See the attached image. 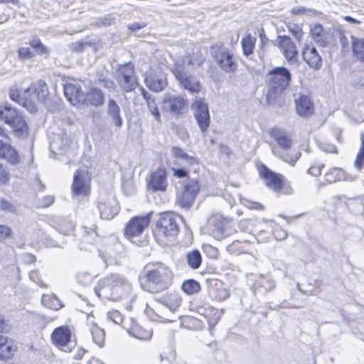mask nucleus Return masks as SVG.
<instances>
[{
  "instance_id": "30",
  "label": "nucleus",
  "mask_w": 364,
  "mask_h": 364,
  "mask_svg": "<svg viewBox=\"0 0 364 364\" xmlns=\"http://www.w3.org/2000/svg\"><path fill=\"white\" fill-rule=\"evenodd\" d=\"M104 101V94L102 90L98 88L91 89L87 93L86 96L84 95V102L95 107L102 105Z\"/></svg>"
},
{
  "instance_id": "54",
  "label": "nucleus",
  "mask_w": 364,
  "mask_h": 364,
  "mask_svg": "<svg viewBox=\"0 0 364 364\" xmlns=\"http://www.w3.org/2000/svg\"><path fill=\"white\" fill-rule=\"evenodd\" d=\"M114 21H115L114 18H112L110 16H105V17L100 18L97 22V26H109L114 24Z\"/></svg>"
},
{
  "instance_id": "11",
  "label": "nucleus",
  "mask_w": 364,
  "mask_h": 364,
  "mask_svg": "<svg viewBox=\"0 0 364 364\" xmlns=\"http://www.w3.org/2000/svg\"><path fill=\"white\" fill-rule=\"evenodd\" d=\"M100 218L105 220L112 219L119 212V207L117 200L105 193L101 194L97 202Z\"/></svg>"
},
{
  "instance_id": "28",
  "label": "nucleus",
  "mask_w": 364,
  "mask_h": 364,
  "mask_svg": "<svg viewBox=\"0 0 364 364\" xmlns=\"http://www.w3.org/2000/svg\"><path fill=\"white\" fill-rule=\"evenodd\" d=\"M208 294L212 299L218 301H223L230 296L228 290L223 287L220 282L217 281L215 282L214 284L210 285Z\"/></svg>"
},
{
  "instance_id": "33",
  "label": "nucleus",
  "mask_w": 364,
  "mask_h": 364,
  "mask_svg": "<svg viewBox=\"0 0 364 364\" xmlns=\"http://www.w3.org/2000/svg\"><path fill=\"white\" fill-rule=\"evenodd\" d=\"M256 43V38L247 33L241 40L243 54L248 57L253 53Z\"/></svg>"
},
{
  "instance_id": "17",
  "label": "nucleus",
  "mask_w": 364,
  "mask_h": 364,
  "mask_svg": "<svg viewBox=\"0 0 364 364\" xmlns=\"http://www.w3.org/2000/svg\"><path fill=\"white\" fill-rule=\"evenodd\" d=\"M279 45L284 58L289 63H294L297 56L298 51L294 43L287 36H279Z\"/></svg>"
},
{
  "instance_id": "57",
  "label": "nucleus",
  "mask_w": 364,
  "mask_h": 364,
  "mask_svg": "<svg viewBox=\"0 0 364 364\" xmlns=\"http://www.w3.org/2000/svg\"><path fill=\"white\" fill-rule=\"evenodd\" d=\"M29 277L31 280L35 282L39 286H41V287L45 286V284H43V282L41 281V279L39 277V274H38V271L33 270V271L30 272Z\"/></svg>"
},
{
  "instance_id": "63",
  "label": "nucleus",
  "mask_w": 364,
  "mask_h": 364,
  "mask_svg": "<svg viewBox=\"0 0 364 364\" xmlns=\"http://www.w3.org/2000/svg\"><path fill=\"white\" fill-rule=\"evenodd\" d=\"M173 175L178 178H182L188 176V172L183 168H173Z\"/></svg>"
},
{
  "instance_id": "1",
  "label": "nucleus",
  "mask_w": 364,
  "mask_h": 364,
  "mask_svg": "<svg viewBox=\"0 0 364 364\" xmlns=\"http://www.w3.org/2000/svg\"><path fill=\"white\" fill-rule=\"evenodd\" d=\"M48 89L43 80H38L24 90L23 93L17 90H11L10 99L24 107L29 112L35 113L38 108L34 102L36 100L39 102H44L48 95Z\"/></svg>"
},
{
  "instance_id": "3",
  "label": "nucleus",
  "mask_w": 364,
  "mask_h": 364,
  "mask_svg": "<svg viewBox=\"0 0 364 364\" xmlns=\"http://www.w3.org/2000/svg\"><path fill=\"white\" fill-rule=\"evenodd\" d=\"M127 282L119 274H110L101 279L95 288L98 297L108 300H119L129 289Z\"/></svg>"
},
{
  "instance_id": "40",
  "label": "nucleus",
  "mask_w": 364,
  "mask_h": 364,
  "mask_svg": "<svg viewBox=\"0 0 364 364\" xmlns=\"http://www.w3.org/2000/svg\"><path fill=\"white\" fill-rule=\"evenodd\" d=\"M211 234L215 239L221 240L229 235V231L222 223L218 222L214 225L211 230Z\"/></svg>"
},
{
  "instance_id": "7",
  "label": "nucleus",
  "mask_w": 364,
  "mask_h": 364,
  "mask_svg": "<svg viewBox=\"0 0 364 364\" xmlns=\"http://www.w3.org/2000/svg\"><path fill=\"white\" fill-rule=\"evenodd\" d=\"M116 73L117 83L122 91L131 92L138 86L134 66L132 63L119 65Z\"/></svg>"
},
{
  "instance_id": "26",
  "label": "nucleus",
  "mask_w": 364,
  "mask_h": 364,
  "mask_svg": "<svg viewBox=\"0 0 364 364\" xmlns=\"http://www.w3.org/2000/svg\"><path fill=\"white\" fill-rule=\"evenodd\" d=\"M269 134L282 149L287 150L291 148L292 140L284 129L273 128Z\"/></svg>"
},
{
  "instance_id": "53",
  "label": "nucleus",
  "mask_w": 364,
  "mask_h": 364,
  "mask_svg": "<svg viewBox=\"0 0 364 364\" xmlns=\"http://www.w3.org/2000/svg\"><path fill=\"white\" fill-rule=\"evenodd\" d=\"M307 12H309L311 14H316V11L311 9H306L304 6H297L294 7L291 9V13L294 15H302Z\"/></svg>"
},
{
  "instance_id": "21",
  "label": "nucleus",
  "mask_w": 364,
  "mask_h": 364,
  "mask_svg": "<svg viewBox=\"0 0 364 364\" xmlns=\"http://www.w3.org/2000/svg\"><path fill=\"white\" fill-rule=\"evenodd\" d=\"M295 107L296 113L303 117H310L314 112V104L307 95H302L295 99Z\"/></svg>"
},
{
  "instance_id": "42",
  "label": "nucleus",
  "mask_w": 364,
  "mask_h": 364,
  "mask_svg": "<svg viewBox=\"0 0 364 364\" xmlns=\"http://www.w3.org/2000/svg\"><path fill=\"white\" fill-rule=\"evenodd\" d=\"M55 229L63 235H69L74 230V224L72 221L63 218L57 223Z\"/></svg>"
},
{
  "instance_id": "16",
  "label": "nucleus",
  "mask_w": 364,
  "mask_h": 364,
  "mask_svg": "<svg viewBox=\"0 0 364 364\" xmlns=\"http://www.w3.org/2000/svg\"><path fill=\"white\" fill-rule=\"evenodd\" d=\"M260 176L264 180L267 187L275 192L279 191L283 187L282 175L276 173L263 166L259 171Z\"/></svg>"
},
{
  "instance_id": "32",
  "label": "nucleus",
  "mask_w": 364,
  "mask_h": 364,
  "mask_svg": "<svg viewBox=\"0 0 364 364\" xmlns=\"http://www.w3.org/2000/svg\"><path fill=\"white\" fill-rule=\"evenodd\" d=\"M188 266L192 269H197L202 263V255L198 250H193L186 253Z\"/></svg>"
},
{
  "instance_id": "64",
  "label": "nucleus",
  "mask_w": 364,
  "mask_h": 364,
  "mask_svg": "<svg viewBox=\"0 0 364 364\" xmlns=\"http://www.w3.org/2000/svg\"><path fill=\"white\" fill-rule=\"evenodd\" d=\"M322 149L326 153H337V149L333 144H325L322 146Z\"/></svg>"
},
{
  "instance_id": "51",
  "label": "nucleus",
  "mask_w": 364,
  "mask_h": 364,
  "mask_svg": "<svg viewBox=\"0 0 364 364\" xmlns=\"http://www.w3.org/2000/svg\"><path fill=\"white\" fill-rule=\"evenodd\" d=\"M10 177L8 171L0 164V185H6L9 182Z\"/></svg>"
},
{
  "instance_id": "58",
  "label": "nucleus",
  "mask_w": 364,
  "mask_h": 364,
  "mask_svg": "<svg viewBox=\"0 0 364 364\" xmlns=\"http://www.w3.org/2000/svg\"><path fill=\"white\" fill-rule=\"evenodd\" d=\"M300 156H301V153L298 152L295 157L291 156L289 154H285V155L281 156V158L282 160L289 163V164L294 165V164L299 159Z\"/></svg>"
},
{
  "instance_id": "61",
  "label": "nucleus",
  "mask_w": 364,
  "mask_h": 364,
  "mask_svg": "<svg viewBox=\"0 0 364 364\" xmlns=\"http://www.w3.org/2000/svg\"><path fill=\"white\" fill-rule=\"evenodd\" d=\"M23 260L26 264H31L36 262V257L31 253H24L22 255Z\"/></svg>"
},
{
  "instance_id": "49",
  "label": "nucleus",
  "mask_w": 364,
  "mask_h": 364,
  "mask_svg": "<svg viewBox=\"0 0 364 364\" xmlns=\"http://www.w3.org/2000/svg\"><path fill=\"white\" fill-rule=\"evenodd\" d=\"M289 31L298 41L301 40L304 32L299 26L294 24L291 26H289Z\"/></svg>"
},
{
  "instance_id": "15",
  "label": "nucleus",
  "mask_w": 364,
  "mask_h": 364,
  "mask_svg": "<svg viewBox=\"0 0 364 364\" xmlns=\"http://www.w3.org/2000/svg\"><path fill=\"white\" fill-rule=\"evenodd\" d=\"M90 186L84 171L77 170L74 174L72 191L74 196H85L89 194Z\"/></svg>"
},
{
  "instance_id": "56",
  "label": "nucleus",
  "mask_w": 364,
  "mask_h": 364,
  "mask_svg": "<svg viewBox=\"0 0 364 364\" xmlns=\"http://www.w3.org/2000/svg\"><path fill=\"white\" fill-rule=\"evenodd\" d=\"M10 330V324L1 315H0V333H8Z\"/></svg>"
},
{
  "instance_id": "18",
  "label": "nucleus",
  "mask_w": 364,
  "mask_h": 364,
  "mask_svg": "<svg viewBox=\"0 0 364 364\" xmlns=\"http://www.w3.org/2000/svg\"><path fill=\"white\" fill-rule=\"evenodd\" d=\"M167 187L166 173L164 169L159 168L154 172L148 181V188L154 192L164 191Z\"/></svg>"
},
{
  "instance_id": "20",
  "label": "nucleus",
  "mask_w": 364,
  "mask_h": 364,
  "mask_svg": "<svg viewBox=\"0 0 364 364\" xmlns=\"http://www.w3.org/2000/svg\"><path fill=\"white\" fill-rule=\"evenodd\" d=\"M71 330L65 326H61L54 329L51 333V341L58 347L67 346L71 339Z\"/></svg>"
},
{
  "instance_id": "14",
  "label": "nucleus",
  "mask_w": 364,
  "mask_h": 364,
  "mask_svg": "<svg viewBox=\"0 0 364 364\" xmlns=\"http://www.w3.org/2000/svg\"><path fill=\"white\" fill-rule=\"evenodd\" d=\"M152 212L142 215L133 217L127 224L125 235L127 237H136L141 235L150 223V215Z\"/></svg>"
},
{
  "instance_id": "24",
  "label": "nucleus",
  "mask_w": 364,
  "mask_h": 364,
  "mask_svg": "<svg viewBox=\"0 0 364 364\" xmlns=\"http://www.w3.org/2000/svg\"><path fill=\"white\" fill-rule=\"evenodd\" d=\"M107 114L111 119L116 129H120L123 125L121 117V109L114 100L110 98L107 102Z\"/></svg>"
},
{
  "instance_id": "25",
  "label": "nucleus",
  "mask_w": 364,
  "mask_h": 364,
  "mask_svg": "<svg viewBox=\"0 0 364 364\" xmlns=\"http://www.w3.org/2000/svg\"><path fill=\"white\" fill-rule=\"evenodd\" d=\"M310 35L313 41L319 46L326 47L328 43V33L323 30L321 24L313 23L310 26Z\"/></svg>"
},
{
  "instance_id": "44",
  "label": "nucleus",
  "mask_w": 364,
  "mask_h": 364,
  "mask_svg": "<svg viewBox=\"0 0 364 364\" xmlns=\"http://www.w3.org/2000/svg\"><path fill=\"white\" fill-rule=\"evenodd\" d=\"M28 43L39 55H48L49 49L42 43L38 38L33 37L29 40Z\"/></svg>"
},
{
  "instance_id": "52",
  "label": "nucleus",
  "mask_w": 364,
  "mask_h": 364,
  "mask_svg": "<svg viewBox=\"0 0 364 364\" xmlns=\"http://www.w3.org/2000/svg\"><path fill=\"white\" fill-rule=\"evenodd\" d=\"M155 300L157 302L161 303L163 305H164L165 306H166L167 308H168L171 311H174L176 309V308H178L179 306L178 300H176L173 305L168 306L167 299L164 296L156 297Z\"/></svg>"
},
{
  "instance_id": "38",
  "label": "nucleus",
  "mask_w": 364,
  "mask_h": 364,
  "mask_svg": "<svg viewBox=\"0 0 364 364\" xmlns=\"http://www.w3.org/2000/svg\"><path fill=\"white\" fill-rule=\"evenodd\" d=\"M93 342L100 347L103 346L105 338V333L102 328L93 323L90 328Z\"/></svg>"
},
{
  "instance_id": "13",
  "label": "nucleus",
  "mask_w": 364,
  "mask_h": 364,
  "mask_svg": "<svg viewBox=\"0 0 364 364\" xmlns=\"http://www.w3.org/2000/svg\"><path fill=\"white\" fill-rule=\"evenodd\" d=\"M200 190L198 182L191 180L183 187L182 192L178 196L176 203L183 208H189L195 201L196 197Z\"/></svg>"
},
{
  "instance_id": "12",
  "label": "nucleus",
  "mask_w": 364,
  "mask_h": 364,
  "mask_svg": "<svg viewBox=\"0 0 364 364\" xmlns=\"http://www.w3.org/2000/svg\"><path fill=\"white\" fill-rule=\"evenodd\" d=\"M192 109L200 132L202 133L206 132L210 123L208 105L203 100L200 99L193 102Z\"/></svg>"
},
{
  "instance_id": "36",
  "label": "nucleus",
  "mask_w": 364,
  "mask_h": 364,
  "mask_svg": "<svg viewBox=\"0 0 364 364\" xmlns=\"http://www.w3.org/2000/svg\"><path fill=\"white\" fill-rule=\"evenodd\" d=\"M42 304L47 308L58 311L63 306L61 301L54 294H43Z\"/></svg>"
},
{
  "instance_id": "50",
  "label": "nucleus",
  "mask_w": 364,
  "mask_h": 364,
  "mask_svg": "<svg viewBox=\"0 0 364 364\" xmlns=\"http://www.w3.org/2000/svg\"><path fill=\"white\" fill-rule=\"evenodd\" d=\"M12 230L5 225H0V241H4L12 235Z\"/></svg>"
},
{
  "instance_id": "45",
  "label": "nucleus",
  "mask_w": 364,
  "mask_h": 364,
  "mask_svg": "<svg viewBox=\"0 0 364 364\" xmlns=\"http://www.w3.org/2000/svg\"><path fill=\"white\" fill-rule=\"evenodd\" d=\"M146 105L149 112L154 117L155 120L159 123H161V114L158 109L155 99L148 102Z\"/></svg>"
},
{
  "instance_id": "8",
  "label": "nucleus",
  "mask_w": 364,
  "mask_h": 364,
  "mask_svg": "<svg viewBox=\"0 0 364 364\" xmlns=\"http://www.w3.org/2000/svg\"><path fill=\"white\" fill-rule=\"evenodd\" d=\"M211 53L218 65L225 73H234L237 70V64L232 53L223 44L212 46Z\"/></svg>"
},
{
  "instance_id": "55",
  "label": "nucleus",
  "mask_w": 364,
  "mask_h": 364,
  "mask_svg": "<svg viewBox=\"0 0 364 364\" xmlns=\"http://www.w3.org/2000/svg\"><path fill=\"white\" fill-rule=\"evenodd\" d=\"M146 26V23L144 22H134L128 25V29L133 33H136L139 30L144 28Z\"/></svg>"
},
{
  "instance_id": "31",
  "label": "nucleus",
  "mask_w": 364,
  "mask_h": 364,
  "mask_svg": "<svg viewBox=\"0 0 364 364\" xmlns=\"http://www.w3.org/2000/svg\"><path fill=\"white\" fill-rule=\"evenodd\" d=\"M14 353L13 341L7 337L0 336V360L10 358Z\"/></svg>"
},
{
  "instance_id": "10",
  "label": "nucleus",
  "mask_w": 364,
  "mask_h": 364,
  "mask_svg": "<svg viewBox=\"0 0 364 364\" xmlns=\"http://www.w3.org/2000/svg\"><path fill=\"white\" fill-rule=\"evenodd\" d=\"M188 100L181 95L166 94L162 100V109L173 116L182 115L186 109Z\"/></svg>"
},
{
  "instance_id": "19",
  "label": "nucleus",
  "mask_w": 364,
  "mask_h": 364,
  "mask_svg": "<svg viewBox=\"0 0 364 364\" xmlns=\"http://www.w3.org/2000/svg\"><path fill=\"white\" fill-rule=\"evenodd\" d=\"M302 55L311 68L318 70L322 66V58L314 46L306 45L303 48Z\"/></svg>"
},
{
  "instance_id": "47",
  "label": "nucleus",
  "mask_w": 364,
  "mask_h": 364,
  "mask_svg": "<svg viewBox=\"0 0 364 364\" xmlns=\"http://www.w3.org/2000/svg\"><path fill=\"white\" fill-rule=\"evenodd\" d=\"M108 318L112 320L114 323L122 326L123 328H125L124 326V318L121 313L118 311H112L108 313Z\"/></svg>"
},
{
  "instance_id": "6",
  "label": "nucleus",
  "mask_w": 364,
  "mask_h": 364,
  "mask_svg": "<svg viewBox=\"0 0 364 364\" xmlns=\"http://www.w3.org/2000/svg\"><path fill=\"white\" fill-rule=\"evenodd\" d=\"M191 64V60L188 59L182 61L178 60L173 68L172 73L178 82L179 85L185 90L192 94L198 93L200 91L201 85L196 77L190 73L188 66Z\"/></svg>"
},
{
  "instance_id": "37",
  "label": "nucleus",
  "mask_w": 364,
  "mask_h": 364,
  "mask_svg": "<svg viewBox=\"0 0 364 364\" xmlns=\"http://www.w3.org/2000/svg\"><path fill=\"white\" fill-rule=\"evenodd\" d=\"M97 82L110 92L114 91L117 87L114 82L108 77L107 71L105 73L103 72L97 73Z\"/></svg>"
},
{
  "instance_id": "23",
  "label": "nucleus",
  "mask_w": 364,
  "mask_h": 364,
  "mask_svg": "<svg viewBox=\"0 0 364 364\" xmlns=\"http://www.w3.org/2000/svg\"><path fill=\"white\" fill-rule=\"evenodd\" d=\"M0 158L13 166L17 165L20 162L18 151L11 144L1 140H0Z\"/></svg>"
},
{
  "instance_id": "43",
  "label": "nucleus",
  "mask_w": 364,
  "mask_h": 364,
  "mask_svg": "<svg viewBox=\"0 0 364 364\" xmlns=\"http://www.w3.org/2000/svg\"><path fill=\"white\" fill-rule=\"evenodd\" d=\"M361 146L357 154L354 166L357 170L360 171L364 167V134H360Z\"/></svg>"
},
{
  "instance_id": "46",
  "label": "nucleus",
  "mask_w": 364,
  "mask_h": 364,
  "mask_svg": "<svg viewBox=\"0 0 364 364\" xmlns=\"http://www.w3.org/2000/svg\"><path fill=\"white\" fill-rule=\"evenodd\" d=\"M34 56V53L27 47H21L18 50V58L21 61L30 60Z\"/></svg>"
},
{
  "instance_id": "62",
  "label": "nucleus",
  "mask_w": 364,
  "mask_h": 364,
  "mask_svg": "<svg viewBox=\"0 0 364 364\" xmlns=\"http://www.w3.org/2000/svg\"><path fill=\"white\" fill-rule=\"evenodd\" d=\"M323 166H311L307 170V173L309 174H311L314 176H318L321 174V168Z\"/></svg>"
},
{
  "instance_id": "34",
  "label": "nucleus",
  "mask_w": 364,
  "mask_h": 364,
  "mask_svg": "<svg viewBox=\"0 0 364 364\" xmlns=\"http://www.w3.org/2000/svg\"><path fill=\"white\" fill-rule=\"evenodd\" d=\"M353 55L359 60L364 61V38L351 36Z\"/></svg>"
},
{
  "instance_id": "4",
  "label": "nucleus",
  "mask_w": 364,
  "mask_h": 364,
  "mask_svg": "<svg viewBox=\"0 0 364 364\" xmlns=\"http://www.w3.org/2000/svg\"><path fill=\"white\" fill-rule=\"evenodd\" d=\"M269 89L267 100L269 104L274 103L287 88L291 80V74L285 67H275L268 72Z\"/></svg>"
},
{
  "instance_id": "39",
  "label": "nucleus",
  "mask_w": 364,
  "mask_h": 364,
  "mask_svg": "<svg viewBox=\"0 0 364 364\" xmlns=\"http://www.w3.org/2000/svg\"><path fill=\"white\" fill-rule=\"evenodd\" d=\"M345 178V171L338 168H333L325 174L326 181L330 183L342 181Z\"/></svg>"
},
{
  "instance_id": "29",
  "label": "nucleus",
  "mask_w": 364,
  "mask_h": 364,
  "mask_svg": "<svg viewBox=\"0 0 364 364\" xmlns=\"http://www.w3.org/2000/svg\"><path fill=\"white\" fill-rule=\"evenodd\" d=\"M275 287L274 282L269 277H261L255 283V294H266Z\"/></svg>"
},
{
  "instance_id": "41",
  "label": "nucleus",
  "mask_w": 364,
  "mask_h": 364,
  "mask_svg": "<svg viewBox=\"0 0 364 364\" xmlns=\"http://www.w3.org/2000/svg\"><path fill=\"white\" fill-rule=\"evenodd\" d=\"M181 288L187 294L191 295L200 291V285L197 281L191 279L185 281Z\"/></svg>"
},
{
  "instance_id": "27",
  "label": "nucleus",
  "mask_w": 364,
  "mask_h": 364,
  "mask_svg": "<svg viewBox=\"0 0 364 364\" xmlns=\"http://www.w3.org/2000/svg\"><path fill=\"white\" fill-rule=\"evenodd\" d=\"M146 85L152 91L159 92L167 86V80L164 74L150 75L145 79Z\"/></svg>"
},
{
  "instance_id": "60",
  "label": "nucleus",
  "mask_w": 364,
  "mask_h": 364,
  "mask_svg": "<svg viewBox=\"0 0 364 364\" xmlns=\"http://www.w3.org/2000/svg\"><path fill=\"white\" fill-rule=\"evenodd\" d=\"M54 202V197L52 196H46L42 199L41 206L47 208Z\"/></svg>"
},
{
  "instance_id": "48",
  "label": "nucleus",
  "mask_w": 364,
  "mask_h": 364,
  "mask_svg": "<svg viewBox=\"0 0 364 364\" xmlns=\"http://www.w3.org/2000/svg\"><path fill=\"white\" fill-rule=\"evenodd\" d=\"M92 279V275L88 272H80L77 275V280L79 284L87 286L91 283Z\"/></svg>"
},
{
  "instance_id": "9",
  "label": "nucleus",
  "mask_w": 364,
  "mask_h": 364,
  "mask_svg": "<svg viewBox=\"0 0 364 364\" xmlns=\"http://www.w3.org/2000/svg\"><path fill=\"white\" fill-rule=\"evenodd\" d=\"M156 231L159 235L172 240L179 232L178 223L176 218L170 213L161 215L156 225Z\"/></svg>"
},
{
  "instance_id": "2",
  "label": "nucleus",
  "mask_w": 364,
  "mask_h": 364,
  "mask_svg": "<svg viewBox=\"0 0 364 364\" xmlns=\"http://www.w3.org/2000/svg\"><path fill=\"white\" fill-rule=\"evenodd\" d=\"M142 289L149 292H157L168 288L170 279L168 268L162 264H149L144 269V274L140 276Z\"/></svg>"
},
{
  "instance_id": "22",
  "label": "nucleus",
  "mask_w": 364,
  "mask_h": 364,
  "mask_svg": "<svg viewBox=\"0 0 364 364\" xmlns=\"http://www.w3.org/2000/svg\"><path fill=\"white\" fill-rule=\"evenodd\" d=\"M66 99L73 105L84 102V93L78 85L68 83L64 85Z\"/></svg>"
},
{
  "instance_id": "59",
  "label": "nucleus",
  "mask_w": 364,
  "mask_h": 364,
  "mask_svg": "<svg viewBox=\"0 0 364 364\" xmlns=\"http://www.w3.org/2000/svg\"><path fill=\"white\" fill-rule=\"evenodd\" d=\"M0 208L4 210L11 211L13 205L11 203L4 198L0 200Z\"/></svg>"
},
{
  "instance_id": "5",
  "label": "nucleus",
  "mask_w": 364,
  "mask_h": 364,
  "mask_svg": "<svg viewBox=\"0 0 364 364\" xmlns=\"http://www.w3.org/2000/svg\"><path fill=\"white\" fill-rule=\"evenodd\" d=\"M0 119L10 126L16 137L25 139L28 135L29 129L23 116L7 102L0 105Z\"/></svg>"
},
{
  "instance_id": "35",
  "label": "nucleus",
  "mask_w": 364,
  "mask_h": 364,
  "mask_svg": "<svg viewBox=\"0 0 364 364\" xmlns=\"http://www.w3.org/2000/svg\"><path fill=\"white\" fill-rule=\"evenodd\" d=\"M171 154L173 157L181 159L189 165L198 164V160L196 157L189 156L180 147L173 146L171 148Z\"/></svg>"
}]
</instances>
